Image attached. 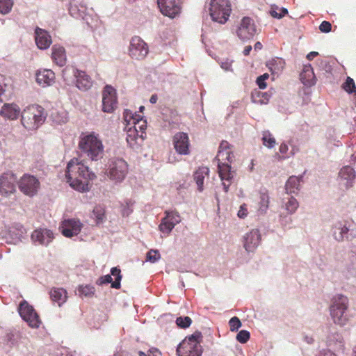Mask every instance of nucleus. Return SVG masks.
Returning a JSON list of instances; mask_svg holds the SVG:
<instances>
[{
	"label": "nucleus",
	"mask_w": 356,
	"mask_h": 356,
	"mask_svg": "<svg viewBox=\"0 0 356 356\" xmlns=\"http://www.w3.org/2000/svg\"><path fill=\"white\" fill-rule=\"evenodd\" d=\"M191 322L192 321L188 316L179 317L176 320L177 325L181 328L189 327L191 324Z\"/></svg>",
	"instance_id": "obj_50"
},
{
	"label": "nucleus",
	"mask_w": 356,
	"mask_h": 356,
	"mask_svg": "<svg viewBox=\"0 0 356 356\" xmlns=\"http://www.w3.org/2000/svg\"><path fill=\"white\" fill-rule=\"evenodd\" d=\"M355 179V172L353 168L349 165L343 167L339 172V184L346 188H349L353 186Z\"/></svg>",
	"instance_id": "obj_21"
},
{
	"label": "nucleus",
	"mask_w": 356,
	"mask_h": 356,
	"mask_svg": "<svg viewBox=\"0 0 356 356\" xmlns=\"http://www.w3.org/2000/svg\"><path fill=\"white\" fill-rule=\"evenodd\" d=\"M92 216L97 223L102 222L105 218V210L102 206H96L92 211Z\"/></svg>",
	"instance_id": "obj_43"
},
{
	"label": "nucleus",
	"mask_w": 356,
	"mask_h": 356,
	"mask_svg": "<svg viewBox=\"0 0 356 356\" xmlns=\"http://www.w3.org/2000/svg\"><path fill=\"white\" fill-rule=\"evenodd\" d=\"M250 213L248 206L247 204H242L238 210L237 216L240 219H245Z\"/></svg>",
	"instance_id": "obj_49"
},
{
	"label": "nucleus",
	"mask_w": 356,
	"mask_h": 356,
	"mask_svg": "<svg viewBox=\"0 0 356 356\" xmlns=\"http://www.w3.org/2000/svg\"><path fill=\"white\" fill-rule=\"evenodd\" d=\"M266 65L273 76H278L285 67V61L281 58H274Z\"/></svg>",
	"instance_id": "obj_34"
},
{
	"label": "nucleus",
	"mask_w": 356,
	"mask_h": 356,
	"mask_svg": "<svg viewBox=\"0 0 356 356\" xmlns=\"http://www.w3.org/2000/svg\"><path fill=\"white\" fill-rule=\"evenodd\" d=\"M13 92V86L11 79L0 74V102L10 97Z\"/></svg>",
	"instance_id": "obj_28"
},
{
	"label": "nucleus",
	"mask_w": 356,
	"mask_h": 356,
	"mask_svg": "<svg viewBox=\"0 0 356 356\" xmlns=\"http://www.w3.org/2000/svg\"><path fill=\"white\" fill-rule=\"evenodd\" d=\"M343 89L348 93L356 92V87L355 82L350 77H347L346 82L343 85Z\"/></svg>",
	"instance_id": "obj_47"
},
{
	"label": "nucleus",
	"mask_w": 356,
	"mask_h": 356,
	"mask_svg": "<svg viewBox=\"0 0 356 356\" xmlns=\"http://www.w3.org/2000/svg\"><path fill=\"white\" fill-rule=\"evenodd\" d=\"M318 53L317 51H312L307 55V58L309 60H313Z\"/></svg>",
	"instance_id": "obj_59"
},
{
	"label": "nucleus",
	"mask_w": 356,
	"mask_h": 356,
	"mask_svg": "<svg viewBox=\"0 0 356 356\" xmlns=\"http://www.w3.org/2000/svg\"><path fill=\"white\" fill-rule=\"evenodd\" d=\"M19 188L25 195L33 196L40 188V182L35 177L25 175L19 180Z\"/></svg>",
	"instance_id": "obj_14"
},
{
	"label": "nucleus",
	"mask_w": 356,
	"mask_h": 356,
	"mask_svg": "<svg viewBox=\"0 0 356 356\" xmlns=\"http://www.w3.org/2000/svg\"><path fill=\"white\" fill-rule=\"evenodd\" d=\"M35 81L43 88L50 86L55 81V74L49 69H40L35 72Z\"/></svg>",
	"instance_id": "obj_22"
},
{
	"label": "nucleus",
	"mask_w": 356,
	"mask_h": 356,
	"mask_svg": "<svg viewBox=\"0 0 356 356\" xmlns=\"http://www.w3.org/2000/svg\"><path fill=\"white\" fill-rule=\"evenodd\" d=\"M350 224L346 222H338L332 227V234L335 240L342 241L348 238V233L350 231Z\"/></svg>",
	"instance_id": "obj_26"
},
{
	"label": "nucleus",
	"mask_w": 356,
	"mask_h": 356,
	"mask_svg": "<svg viewBox=\"0 0 356 356\" xmlns=\"http://www.w3.org/2000/svg\"><path fill=\"white\" fill-rule=\"evenodd\" d=\"M26 232L22 225H16L8 227L4 232L3 236L9 243L17 244L22 241Z\"/></svg>",
	"instance_id": "obj_19"
},
{
	"label": "nucleus",
	"mask_w": 356,
	"mask_h": 356,
	"mask_svg": "<svg viewBox=\"0 0 356 356\" xmlns=\"http://www.w3.org/2000/svg\"><path fill=\"white\" fill-rule=\"evenodd\" d=\"M157 3L162 14L171 19L181 13V7L179 0H157Z\"/></svg>",
	"instance_id": "obj_15"
},
{
	"label": "nucleus",
	"mask_w": 356,
	"mask_h": 356,
	"mask_svg": "<svg viewBox=\"0 0 356 356\" xmlns=\"http://www.w3.org/2000/svg\"><path fill=\"white\" fill-rule=\"evenodd\" d=\"M51 300L58 307L63 305L67 300V291L63 288H54L49 293Z\"/></svg>",
	"instance_id": "obj_30"
},
{
	"label": "nucleus",
	"mask_w": 356,
	"mask_h": 356,
	"mask_svg": "<svg viewBox=\"0 0 356 356\" xmlns=\"http://www.w3.org/2000/svg\"><path fill=\"white\" fill-rule=\"evenodd\" d=\"M251 50H252L251 46L249 45V46L245 47L243 50L244 55H245V56L248 55Z\"/></svg>",
	"instance_id": "obj_60"
},
{
	"label": "nucleus",
	"mask_w": 356,
	"mask_h": 356,
	"mask_svg": "<svg viewBox=\"0 0 356 356\" xmlns=\"http://www.w3.org/2000/svg\"><path fill=\"white\" fill-rule=\"evenodd\" d=\"M216 158L219 163H229L232 162L234 155L227 141H222L220 143Z\"/></svg>",
	"instance_id": "obj_29"
},
{
	"label": "nucleus",
	"mask_w": 356,
	"mask_h": 356,
	"mask_svg": "<svg viewBox=\"0 0 356 356\" xmlns=\"http://www.w3.org/2000/svg\"><path fill=\"white\" fill-rule=\"evenodd\" d=\"M164 218L167 220V221H168V222H170L173 228L181 221L180 216L175 211L166 212L165 216Z\"/></svg>",
	"instance_id": "obj_41"
},
{
	"label": "nucleus",
	"mask_w": 356,
	"mask_h": 356,
	"mask_svg": "<svg viewBox=\"0 0 356 356\" xmlns=\"http://www.w3.org/2000/svg\"><path fill=\"white\" fill-rule=\"evenodd\" d=\"M16 177L11 173L3 174L0 177V194L8 196L16 191Z\"/></svg>",
	"instance_id": "obj_18"
},
{
	"label": "nucleus",
	"mask_w": 356,
	"mask_h": 356,
	"mask_svg": "<svg viewBox=\"0 0 356 356\" xmlns=\"http://www.w3.org/2000/svg\"><path fill=\"white\" fill-rule=\"evenodd\" d=\"M95 175L79 158L72 159L67 165L65 178L71 188L79 193L88 192Z\"/></svg>",
	"instance_id": "obj_1"
},
{
	"label": "nucleus",
	"mask_w": 356,
	"mask_h": 356,
	"mask_svg": "<svg viewBox=\"0 0 356 356\" xmlns=\"http://www.w3.org/2000/svg\"><path fill=\"white\" fill-rule=\"evenodd\" d=\"M83 227V222L78 218L64 219L59 227L62 234L67 238L78 236Z\"/></svg>",
	"instance_id": "obj_11"
},
{
	"label": "nucleus",
	"mask_w": 356,
	"mask_h": 356,
	"mask_svg": "<svg viewBox=\"0 0 356 356\" xmlns=\"http://www.w3.org/2000/svg\"><path fill=\"white\" fill-rule=\"evenodd\" d=\"M147 44L139 37H133L130 41L129 54L134 59L141 60L145 58L148 54Z\"/></svg>",
	"instance_id": "obj_12"
},
{
	"label": "nucleus",
	"mask_w": 356,
	"mask_h": 356,
	"mask_svg": "<svg viewBox=\"0 0 356 356\" xmlns=\"http://www.w3.org/2000/svg\"><path fill=\"white\" fill-rule=\"evenodd\" d=\"M113 279L111 277V276L110 275H104L102 277H100L98 281H97V284H107V283H113V282H112Z\"/></svg>",
	"instance_id": "obj_55"
},
{
	"label": "nucleus",
	"mask_w": 356,
	"mask_h": 356,
	"mask_svg": "<svg viewBox=\"0 0 356 356\" xmlns=\"http://www.w3.org/2000/svg\"><path fill=\"white\" fill-rule=\"evenodd\" d=\"M159 230L165 235H168L171 231L173 229V227L171 226L170 222L167 221V220L163 218L161 220V224L159 225Z\"/></svg>",
	"instance_id": "obj_46"
},
{
	"label": "nucleus",
	"mask_w": 356,
	"mask_h": 356,
	"mask_svg": "<svg viewBox=\"0 0 356 356\" xmlns=\"http://www.w3.org/2000/svg\"><path fill=\"white\" fill-rule=\"evenodd\" d=\"M297 150H298V149H297V148H296L295 147H293L292 148L291 151L290 152V153H289V156H290V157H291V156H293L296 154V152H297Z\"/></svg>",
	"instance_id": "obj_63"
},
{
	"label": "nucleus",
	"mask_w": 356,
	"mask_h": 356,
	"mask_svg": "<svg viewBox=\"0 0 356 356\" xmlns=\"http://www.w3.org/2000/svg\"><path fill=\"white\" fill-rule=\"evenodd\" d=\"M127 173V164L123 159H116L111 161L106 171L109 179L115 183L122 182Z\"/></svg>",
	"instance_id": "obj_8"
},
{
	"label": "nucleus",
	"mask_w": 356,
	"mask_h": 356,
	"mask_svg": "<svg viewBox=\"0 0 356 356\" xmlns=\"http://www.w3.org/2000/svg\"><path fill=\"white\" fill-rule=\"evenodd\" d=\"M79 295L84 297H91L95 293V288L91 285H80L77 289Z\"/></svg>",
	"instance_id": "obj_40"
},
{
	"label": "nucleus",
	"mask_w": 356,
	"mask_h": 356,
	"mask_svg": "<svg viewBox=\"0 0 356 356\" xmlns=\"http://www.w3.org/2000/svg\"><path fill=\"white\" fill-rule=\"evenodd\" d=\"M147 356H162V353L158 348H151L147 350Z\"/></svg>",
	"instance_id": "obj_56"
},
{
	"label": "nucleus",
	"mask_w": 356,
	"mask_h": 356,
	"mask_svg": "<svg viewBox=\"0 0 356 356\" xmlns=\"http://www.w3.org/2000/svg\"><path fill=\"white\" fill-rule=\"evenodd\" d=\"M54 236L52 231L47 228H38L31 234V240L35 243L42 245H47L54 239Z\"/></svg>",
	"instance_id": "obj_20"
},
{
	"label": "nucleus",
	"mask_w": 356,
	"mask_h": 356,
	"mask_svg": "<svg viewBox=\"0 0 356 356\" xmlns=\"http://www.w3.org/2000/svg\"><path fill=\"white\" fill-rule=\"evenodd\" d=\"M123 118L127 142L131 148L138 149L143 142L147 122L141 114H138L130 109L124 111Z\"/></svg>",
	"instance_id": "obj_2"
},
{
	"label": "nucleus",
	"mask_w": 356,
	"mask_h": 356,
	"mask_svg": "<svg viewBox=\"0 0 356 356\" xmlns=\"http://www.w3.org/2000/svg\"><path fill=\"white\" fill-rule=\"evenodd\" d=\"M261 141L264 146L273 149L277 145L276 139L269 131H264L261 134Z\"/></svg>",
	"instance_id": "obj_37"
},
{
	"label": "nucleus",
	"mask_w": 356,
	"mask_h": 356,
	"mask_svg": "<svg viewBox=\"0 0 356 356\" xmlns=\"http://www.w3.org/2000/svg\"><path fill=\"white\" fill-rule=\"evenodd\" d=\"M218 172L222 181L224 190L227 192L235 172L232 170L229 163H218Z\"/></svg>",
	"instance_id": "obj_23"
},
{
	"label": "nucleus",
	"mask_w": 356,
	"mask_h": 356,
	"mask_svg": "<svg viewBox=\"0 0 356 356\" xmlns=\"http://www.w3.org/2000/svg\"><path fill=\"white\" fill-rule=\"evenodd\" d=\"M121 271L117 267H113L111 270V273L115 277V282L112 283V287L115 289H119L120 287V281L122 279Z\"/></svg>",
	"instance_id": "obj_44"
},
{
	"label": "nucleus",
	"mask_w": 356,
	"mask_h": 356,
	"mask_svg": "<svg viewBox=\"0 0 356 356\" xmlns=\"http://www.w3.org/2000/svg\"><path fill=\"white\" fill-rule=\"evenodd\" d=\"M299 207V203L296 198L292 195H286L281 200L280 204V217L285 218L292 215Z\"/></svg>",
	"instance_id": "obj_16"
},
{
	"label": "nucleus",
	"mask_w": 356,
	"mask_h": 356,
	"mask_svg": "<svg viewBox=\"0 0 356 356\" xmlns=\"http://www.w3.org/2000/svg\"><path fill=\"white\" fill-rule=\"evenodd\" d=\"M13 0H0V13L6 14L9 13L13 7Z\"/></svg>",
	"instance_id": "obj_45"
},
{
	"label": "nucleus",
	"mask_w": 356,
	"mask_h": 356,
	"mask_svg": "<svg viewBox=\"0 0 356 356\" xmlns=\"http://www.w3.org/2000/svg\"><path fill=\"white\" fill-rule=\"evenodd\" d=\"M270 15L276 19H281L283 16L288 13L287 9L284 8H279L277 6H272L270 11Z\"/></svg>",
	"instance_id": "obj_42"
},
{
	"label": "nucleus",
	"mask_w": 356,
	"mask_h": 356,
	"mask_svg": "<svg viewBox=\"0 0 356 356\" xmlns=\"http://www.w3.org/2000/svg\"><path fill=\"white\" fill-rule=\"evenodd\" d=\"M323 356H337V355L332 352H327L324 354Z\"/></svg>",
	"instance_id": "obj_64"
},
{
	"label": "nucleus",
	"mask_w": 356,
	"mask_h": 356,
	"mask_svg": "<svg viewBox=\"0 0 356 356\" xmlns=\"http://www.w3.org/2000/svg\"><path fill=\"white\" fill-rule=\"evenodd\" d=\"M270 197L268 194L264 193L260 195L257 211L261 213H265L268 209Z\"/></svg>",
	"instance_id": "obj_38"
},
{
	"label": "nucleus",
	"mask_w": 356,
	"mask_h": 356,
	"mask_svg": "<svg viewBox=\"0 0 356 356\" xmlns=\"http://www.w3.org/2000/svg\"><path fill=\"white\" fill-rule=\"evenodd\" d=\"M157 101V96L156 95H152V97L149 99V102L152 104H155Z\"/></svg>",
	"instance_id": "obj_62"
},
{
	"label": "nucleus",
	"mask_w": 356,
	"mask_h": 356,
	"mask_svg": "<svg viewBox=\"0 0 356 356\" xmlns=\"http://www.w3.org/2000/svg\"><path fill=\"white\" fill-rule=\"evenodd\" d=\"M46 116L44 109L38 104L26 106L21 114V123L27 130H36L44 122Z\"/></svg>",
	"instance_id": "obj_4"
},
{
	"label": "nucleus",
	"mask_w": 356,
	"mask_h": 356,
	"mask_svg": "<svg viewBox=\"0 0 356 356\" xmlns=\"http://www.w3.org/2000/svg\"><path fill=\"white\" fill-rule=\"evenodd\" d=\"M300 180L296 176L290 177L286 182L285 190L286 195L296 193L300 189Z\"/></svg>",
	"instance_id": "obj_36"
},
{
	"label": "nucleus",
	"mask_w": 356,
	"mask_h": 356,
	"mask_svg": "<svg viewBox=\"0 0 356 356\" xmlns=\"http://www.w3.org/2000/svg\"><path fill=\"white\" fill-rule=\"evenodd\" d=\"M229 325L230 327V330L232 332L237 331L242 325V323L238 317H232L229 321Z\"/></svg>",
	"instance_id": "obj_51"
},
{
	"label": "nucleus",
	"mask_w": 356,
	"mask_h": 356,
	"mask_svg": "<svg viewBox=\"0 0 356 356\" xmlns=\"http://www.w3.org/2000/svg\"><path fill=\"white\" fill-rule=\"evenodd\" d=\"M79 147L92 161L102 158L104 147L99 136L94 132L81 135Z\"/></svg>",
	"instance_id": "obj_3"
},
{
	"label": "nucleus",
	"mask_w": 356,
	"mask_h": 356,
	"mask_svg": "<svg viewBox=\"0 0 356 356\" xmlns=\"http://www.w3.org/2000/svg\"><path fill=\"white\" fill-rule=\"evenodd\" d=\"M74 75L76 78V86L79 90L86 91L92 87V81L86 72L76 70Z\"/></svg>",
	"instance_id": "obj_27"
},
{
	"label": "nucleus",
	"mask_w": 356,
	"mask_h": 356,
	"mask_svg": "<svg viewBox=\"0 0 356 356\" xmlns=\"http://www.w3.org/2000/svg\"><path fill=\"white\" fill-rule=\"evenodd\" d=\"M249 339L250 332L246 330H241L236 335V340L242 343H246Z\"/></svg>",
	"instance_id": "obj_52"
},
{
	"label": "nucleus",
	"mask_w": 356,
	"mask_h": 356,
	"mask_svg": "<svg viewBox=\"0 0 356 356\" xmlns=\"http://www.w3.org/2000/svg\"><path fill=\"white\" fill-rule=\"evenodd\" d=\"M53 121L58 124H65L68 121L67 113L64 111H56L51 114Z\"/></svg>",
	"instance_id": "obj_39"
},
{
	"label": "nucleus",
	"mask_w": 356,
	"mask_h": 356,
	"mask_svg": "<svg viewBox=\"0 0 356 356\" xmlns=\"http://www.w3.org/2000/svg\"><path fill=\"white\" fill-rule=\"evenodd\" d=\"M254 24H239L237 28V35L242 40H248L255 33Z\"/></svg>",
	"instance_id": "obj_33"
},
{
	"label": "nucleus",
	"mask_w": 356,
	"mask_h": 356,
	"mask_svg": "<svg viewBox=\"0 0 356 356\" xmlns=\"http://www.w3.org/2000/svg\"><path fill=\"white\" fill-rule=\"evenodd\" d=\"M35 33V40L37 47L40 49H48L52 42L51 38L48 32L44 29L36 28Z\"/></svg>",
	"instance_id": "obj_25"
},
{
	"label": "nucleus",
	"mask_w": 356,
	"mask_h": 356,
	"mask_svg": "<svg viewBox=\"0 0 356 356\" xmlns=\"http://www.w3.org/2000/svg\"><path fill=\"white\" fill-rule=\"evenodd\" d=\"M257 83L260 89H265L267 86L265 80L259 76L257 78Z\"/></svg>",
	"instance_id": "obj_58"
},
{
	"label": "nucleus",
	"mask_w": 356,
	"mask_h": 356,
	"mask_svg": "<svg viewBox=\"0 0 356 356\" xmlns=\"http://www.w3.org/2000/svg\"><path fill=\"white\" fill-rule=\"evenodd\" d=\"M289 146L285 143H282L280 145L279 152L282 154L280 157L281 159H286L290 158L289 154H288Z\"/></svg>",
	"instance_id": "obj_53"
},
{
	"label": "nucleus",
	"mask_w": 356,
	"mask_h": 356,
	"mask_svg": "<svg viewBox=\"0 0 356 356\" xmlns=\"http://www.w3.org/2000/svg\"><path fill=\"white\" fill-rule=\"evenodd\" d=\"M20 113L22 114L19 106L15 103H6L0 110V115L9 120H17Z\"/></svg>",
	"instance_id": "obj_24"
},
{
	"label": "nucleus",
	"mask_w": 356,
	"mask_h": 356,
	"mask_svg": "<svg viewBox=\"0 0 356 356\" xmlns=\"http://www.w3.org/2000/svg\"><path fill=\"white\" fill-rule=\"evenodd\" d=\"M177 353L178 356H201L202 350L197 338L192 335L179 343Z\"/></svg>",
	"instance_id": "obj_9"
},
{
	"label": "nucleus",
	"mask_w": 356,
	"mask_h": 356,
	"mask_svg": "<svg viewBox=\"0 0 356 356\" xmlns=\"http://www.w3.org/2000/svg\"><path fill=\"white\" fill-rule=\"evenodd\" d=\"M209 170L207 167L199 168L194 174V181L199 192L204 191V183L209 178Z\"/></svg>",
	"instance_id": "obj_31"
},
{
	"label": "nucleus",
	"mask_w": 356,
	"mask_h": 356,
	"mask_svg": "<svg viewBox=\"0 0 356 356\" xmlns=\"http://www.w3.org/2000/svg\"><path fill=\"white\" fill-rule=\"evenodd\" d=\"M319 29L323 33H328L332 29V24H320Z\"/></svg>",
	"instance_id": "obj_57"
},
{
	"label": "nucleus",
	"mask_w": 356,
	"mask_h": 356,
	"mask_svg": "<svg viewBox=\"0 0 356 356\" xmlns=\"http://www.w3.org/2000/svg\"><path fill=\"white\" fill-rule=\"evenodd\" d=\"M102 110L104 113H111L118 107V95L116 90L110 85H106L102 92Z\"/></svg>",
	"instance_id": "obj_10"
},
{
	"label": "nucleus",
	"mask_w": 356,
	"mask_h": 356,
	"mask_svg": "<svg viewBox=\"0 0 356 356\" xmlns=\"http://www.w3.org/2000/svg\"><path fill=\"white\" fill-rule=\"evenodd\" d=\"M172 145L175 151L181 155H188L190 153V143L187 134L177 133L172 138Z\"/></svg>",
	"instance_id": "obj_17"
},
{
	"label": "nucleus",
	"mask_w": 356,
	"mask_h": 356,
	"mask_svg": "<svg viewBox=\"0 0 356 356\" xmlns=\"http://www.w3.org/2000/svg\"><path fill=\"white\" fill-rule=\"evenodd\" d=\"M161 259V254L158 250H151L147 253V261L155 263Z\"/></svg>",
	"instance_id": "obj_48"
},
{
	"label": "nucleus",
	"mask_w": 356,
	"mask_h": 356,
	"mask_svg": "<svg viewBox=\"0 0 356 356\" xmlns=\"http://www.w3.org/2000/svg\"><path fill=\"white\" fill-rule=\"evenodd\" d=\"M254 50H261L262 49V44L261 42H257L255 44H254Z\"/></svg>",
	"instance_id": "obj_61"
},
{
	"label": "nucleus",
	"mask_w": 356,
	"mask_h": 356,
	"mask_svg": "<svg viewBox=\"0 0 356 356\" xmlns=\"http://www.w3.org/2000/svg\"><path fill=\"white\" fill-rule=\"evenodd\" d=\"M300 80L302 83L307 87L315 84V76L311 67L309 66L304 68L302 72L300 74Z\"/></svg>",
	"instance_id": "obj_35"
},
{
	"label": "nucleus",
	"mask_w": 356,
	"mask_h": 356,
	"mask_svg": "<svg viewBox=\"0 0 356 356\" xmlns=\"http://www.w3.org/2000/svg\"><path fill=\"white\" fill-rule=\"evenodd\" d=\"M51 58L58 65H65L67 56L64 47L58 44L54 45L52 47Z\"/></svg>",
	"instance_id": "obj_32"
},
{
	"label": "nucleus",
	"mask_w": 356,
	"mask_h": 356,
	"mask_svg": "<svg viewBox=\"0 0 356 356\" xmlns=\"http://www.w3.org/2000/svg\"><path fill=\"white\" fill-rule=\"evenodd\" d=\"M232 63H233V61L232 60H229L227 58L222 60L220 62V67L225 71H227V72L232 71Z\"/></svg>",
	"instance_id": "obj_54"
},
{
	"label": "nucleus",
	"mask_w": 356,
	"mask_h": 356,
	"mask_svg": "<svg viewBox=\"0 0 356 356\" xmlns=\"http://www.w3.org/2000/svg\"><path fill=\"white\" fill-rule=\"evenodd\" d=\"M261 241V234L259 229L253 228L247 232L243 236V245L248 252H254Z\"/></svg>",
	"instance_id": "obj_13"
},
{
	"label": "nucleus",
	"mask_w": 356,
	"mask_h": 356,
	"mask_svg": "<svg viewBox=\"0 0 356 356\" xmlns=\"http://www.w3.org/2000/svg\"><path fill=\"white\" fill-rule=\"evenodd\" d=\"M17 310L21 318L30 327L37 329L40 326L42 321L38 314L27 301H22L18 306Z\"/></svg>",
	"instance_id": "obj_7"
},
{
	"label": "nucleus",
	"mask_w": 356,
	"mask_h": 356,
	"mask_svg": "<svg viewBox=\"0 0 356 356\" xmlns=\"http://www.w3.org/2000/svg\"><path fill=\"white\" fill-rule=\"evenodd\" d=\"M209 15L215 22H226L232 8L229 0H210Z\"/></svg>",
	"instance_id": "obj_6"
},
{
	"label": "nucleus",
	"mask_w": 356,
	"mask_h": 356,
	"mask_svg": "<svg viewBox=\"0 0 356 356\" xmlns=\"http://www.w3.org/2000/svg\"><path fill=\"white\" fill-rule=\"evenodd\" d=\"M348 299L345 296L338 294L334 296L330 307V316L334 323L343 326L348 321Z\"/></svg>",
	"instance_id": "obj_5"
}]
</instances>
